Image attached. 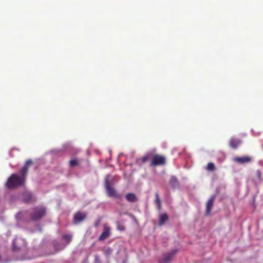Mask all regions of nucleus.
Instances as JSON below:
<instances>
[{"label":"nucleus","mask_w":263,"mask_h":263,"mask_svg":"<svg viewBox=\"0 0 263 263\" xmlns=\"http://www.w3.org/2000/svg\"><path fill=\"white\" fill-rule=\"evenodd\" d=\"M33 164V161L31 159L27 160L23 167L20 170V173L22 175L24 176L26 178L27 174L28 173L29 167Z\"/></svg>","instance_id":"obj_6"},{"label":"nucleus","mask_w":263,"mask_h":263,"mask_svg":"<svg viewBox=\"0 0 263 263\" xmlns=\"http://www.w3.org/2000/svg\"><path fill=\"white\" fill-rule=\"evenodd\" d=\"M168 220V216L166 213H163L159 216V226H163Z\"/></svg>","instance_id":"obj_13"},{"label":"nucleus","mask_w":263,"mask_h":263,"mask_svg":"<svg viewBox=\"0 0 263 263\" xmlns=\"http://www.w3.org/2000/svg\"><path fill=\"white\" fill-rule=\"evenodd\" d=\"M206 169L209 171H214L215 170L214 164L212 162H209L206 166Z\"/></svg>","instance_id":"obj_17"},{"label":"nucleus","mask_w":263,"mask_h":263,"mask_svg":"<svg viewBox=\"0 0 263 263\" xmlns=\"http://www.w3.org/2000/svg\"><path fill=\"white\" fill-rule=\"evenodd\" d=\"M26 178L21 175V176L16 174H13L8 178L6 186L9 189H12L23 185Z\"/></svg>","instance_id":"obj_1"},{"label":"nucleus","mask_w":263,"mask_h":263,"mask_svg":"<svg viewBox=\"0 0 263 263\" xmlns=\"http://www.w3.org/2000/svg\"><path fill=\"white\" fill-rule=\"evenodd\" d=\"M100 223V220H97V221L96 222L95 224V226L96 227H98V226L99 225Z\"/></svg>","instance_id":"obj_25"},{"label":"nucleus","mask_w":263,"mask_h":263,"mask_svg":"<svg viewBox=\"0 0 263 263\" xmlns=\"http://www.w3.org/2000/svg\"><path fill=\"white\" fill-rule=\"evenodd\" d=\"M166 163L165 158L159 155H155L153 156L151 165L157 166L164 165Z\"/></svg>","instance_id":"obj_4"},{"label":"nucleus","mask_w":263,"mask_h":263,"mask_svg":"<svg viewBox=\"0 0 263 263\" xmlns=\"http://www.w3.org/2000/svg\"><path fill=\"white\" fill-rule=\"evenodd\" d=\"M234 161L239 164L248 163L251 161L252 158L250 156L236 157L234 158Z\"/></svg>","instance_id":"obj_8"},{"label":"nucleus","mask_w":263,"mask_h":263,"mask_svg":"<svg viewBox=\"0 0 263 263\" xmlns=\"http://www.w3.org/2000/svg\"><path fill=\"white\" fill-rule=\"evenodd\" d=\"M169 184L172 187L175 188L178 185V181L175 177H172L170 180Z\"/></svg>","instance_id":"obj_15"},{"label":"nucleus","mask_w":263,"mask_h":263,"mask_svg":"<svg viewBox=\"0 0 263 263\" xmlns=\"http://www.w3.org/2000/svg\"><path fill=\"white\" fill-rule=\"evenodd\" d=\"M112 249L110 247H107L104 249V254L106 256H109L112 253Z\"/></svg>","instance_id":"obj_18"},{"label":"nucleus","mask_w":263,"mask_h":263,"mask_svg":"<svg viewBox=\"0 0 263 263\" xmlns=\"http://www.w3.org/2000/svg\"><path fill=\"white\" fill-rule=\"evenodd\" d=\"M13 249L14 250H16L18 249V248L15 247V240H14L13 242Z\"/></svg>","instance_id":"obj_23"},{"label":"nucleus","mask_w":263,"mask_h":263,"mask_svg":"<svg viewBox=\"0 0 263 263\" xmlns=\"http://www.w3.org/2000/svg\"><path fill=\"white\" fill-rule=\"evenodd\" d=\"M241 143V140L236 138H231L229 141V145L233 149H236Z\"/></svg>","instance_id":"obj_10"},{"label":"nucleus","mask_w":263,"mask_h":263,"mask_svg":"<svg viewBox=\"0 0 263 263\" xmlns=\"http://www.w3.org/2000/svg\"><path fill=\"white\" fill-rule=\"evenodd\" d=\"M46 210L45 207L36 206L33 208L30 214L32 220L36 221L42 219L46 215Z\"/></svg>","instance_id":"obj_2"},{"label":"nucleus","mask_w":263,"mask_h":263,"mask_svg":"<svg viewBox=\"0 0 263 263\" xmlns=\"http://www.w3.org/2000/svg\"><path fill=\"white\" fill-rule=\"evenodd\" d=\"M152 156V154H147L146 155L144 156L142 158V162L143 163H145L149 159H150Z\"/></svg>","instance_id":"obj_20"},{"label":"nucleus","mask_w":263,"mask_h":263,"mask_svg":"<svg viewBox=\"0 0 263 263\" xmlns=\"http://www.w3.org/2000/svg\"><path fill=\"white\" fill-rule=\"evenodd\" d=\"M62 237L66 241L67 244H68L71 240L72 236L70 234H64Z\"/></svg>","instance_id":"obj_16"},{"label":"nucleus","mask_w":263,"mask_h":263,"mask_svg":"<svg viewBox=\"0 0 263 263\" xmlns=\"http://www.w3.org/2000/svg\"><path fill=\"white\" fill-rule=\"evenodd\" d=\"M118 229H119L120 230L123 231L125 229V228L124 226H121L118 228Z\"/></svg>","instance_id":"obj_26"},{"label":"nucleus","mask_w":263,"mask_h":263,"mask_svg":"<svg viewBox=\"0 0 263 263\" xmlns=\"http://www.w3.org/2000/svg\"><path fill=\"white\" fill-rule=\"evenodd\" d=\"M125 198L126 200L129 202L135 203L138 201V199L137 196L132 193H129L125 195Z\"/></svg>","instance_id":"obj_12"},{"label":"nucleus","mask_w":263,"mask_h":263,"mask_svg":"<svg viewBox=\"0 0 263 263\" xmlns=\"http://www.w3.org/2000/svg\"><path fill=\"white\" fill-rule=\"evenodd\" d=\"M155 202L157 204L158 208L160 209L161 208V201L159 197V195L157 193L155 194Z\"/></svg>","instance_id":"obj_19"},{"label":"nucleus","mask_w":263,"mask_h":263,"mask_svg":"<svg viewBox=\"0 0 263 263\" xmlns=\"http://www.w3.org/2000/svg\"><path fill=\"white\" fill-rule=\"evenodd\" d=\"M105 187L106 190L107 195L110 197H114L117 199L121 198V195L118 194L115 189L110 185L108 177H106L105 180Z\"/></svg>","instance_id":"obj_3"},{"label":"nucleus","mask_w":263,"mask_h":263,"mask_svg":"<svg viewBox=\"0 0 263 263\" xmlns=\"http://www.w3.org/2000/svg\"><path fill=\"white\" fill-rule=\"evenodd\" d=\"M82 221V213L77 212L74 216L73 222L74 224L80 223Z\"/></svg>","instance_id":"obj_14"},{"label":"nucleus","mask_w":263,"mask_h":263,"mask_svg":"<svg viewBox=\"0 0 263 263\" xmlns=\"http://www.w3.org/2000/svg\"><path fill=\"white\" fill-rule=\"evenodd\" d=\"M215 198L216 196L215 195L212 196L206 203V214L207 215H209L211 213V211L213 206L214 201L215 199Z\"/></svg>","instance_id":"obj_9"},{"label":"nucleus","mask_w":263,"mask_h":263,"mask_svg":"<svg viewBox=\"0 0 263 263\" xmlns=\"http://www.w3.org/2000/svg\"><path fill=\"white\" fill-rule=\"evenodd\" d=\"M110 228L107 224H104L103 232L99 236L98 240L103 241L107 238L110 235Z\"/></svg>","instance_id":"obj_5"},{"label":"nucleus","mask_w":263,"mask_h":263,"mask_svg":"<svg viewBox=\"0 0 263 263\" xmlns=\"http://www.w3.org/2000/svg\"><path fill=\"white\" fill-rule=\"evenodd\" d=\"M95 263H101V261L100 259V257L98 255L95 256Z\"/></svg>","instance_id":"obj_22"},{"label":"nucleus","mask_w":263,"mask_h":263,"mask_svg":"<svg viewBox=\"0 0 263 263\" xmlns=\"http://www.w3.org/2000/svg\"><path fill=\"white\" fill-rule=\"evenodd\" d=\"M78 165V161L77 159H72L70 161V165L71 167H74Z\"/></svg>","instance_id":"obj_21"},{"label":"nucleus","mask_w":263,"mask_h":263,"mask_svg":"<svg viewBox=\"0 0 263 263\" xmlns=\"http://www.w3.org/2000/svg\"><path fill=\"white\" fill-rule=\"evenodd\" d=\"M22 200L24 202L28 203L33 200L32 194L29 192H25L22 194Z\"/></svg>","instance_id":"obj_11"},{"label":"nucleus","mask_w":263,"mask_h":263,"mask_svg":"<svg viewBox=\"0 0 263 263\" xmlns=\"http://www.w3.org/2000/svg\"><path fill=\"white\" fill-rule=\"evenodd\" d=\"M256 173H257L258 177L259 179H260V178H261V172H260V171L258 170V171H257Z\"/></svg>","instance_id":"obj_24"},{"label":"nucleus","mask_w":263,"mask_h":263,"mask_svg":"<svg viewBox=\"0 0 263 263\" xmlns=\"http://www.w3.org/2000/svg\"><path fill=\"white\" fill-rule=\"evenodd\" d=\"M176 252V250H173L172 252L167 253L159 261V263H170Z\"/></svg>","instance_id":"obj_7"}]
</instances>
